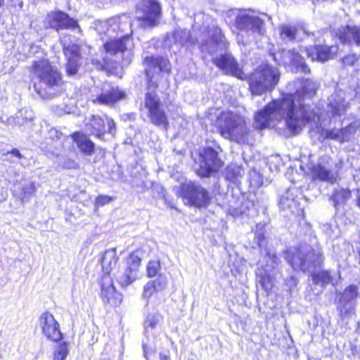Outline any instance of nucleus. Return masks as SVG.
<instances>
[{"instance_id":"7c9ffc66","label":"nucleus","mask_w":360,"mask_h":360,"mask_svg":"<svg viewBox=\"0 0 360 360\" xmlns=\"http://www.w3.org/2000/svg\"><path fill=\"white\" fill-rule=\"evenodd\" d=\"M311 276L313 284L320 287L321 292L329 283H331L333 286L337 284V281L333 277L329 270H321L317 272H313Z\"/></svg>"},{"instance_id":"5fc2aeb1","label":"nucleus","mask_w":360,"mask_h":360,"mask_svg":"<svg viewBox=\"0 0 360 360\" xmlns=\"http://www.w3.org/2000/svg\"><path fill=\"white\" fill-rule=\"evenodd\" d=\"M297 284V279L295 276H290V278H286L285 281V285L289 291H292L295 289Z\"/></svg>"},{"instance_id":"423d86ee","label":"nucleus","mask_w":360,"mask_h":360,"mask_svg":"<svg viewBox=\"0 0 360 360\" xmlns=\"http://www.w3.org/2000/svg\"><path fill=\"white\" fill-rule=\"evenodd\" d=\"M226 21L233 22L237 30L248 35L261 36L265 32L264 20L250 10L231 9L226 14Z\"/></svg>"},{"instance_id":"603ef678","label":"nucleus","mask_w":360,"mask_h":360,"mask_svg":"<svg viewBox=\"0 0 360 360\" xmlns=\"http://www.w3.org/2000/svg\"><path fill=\"white\" fill-rule=\"evenodd\" d=\"M338 131L340 142L348 141L349 140L351 133L348 127L342 128L338 129Z\"/></svg>"},{"instance_id":"412c9836","label":"nucleus","mask_w":360,"mask_h":360,"mask_svg":"<svg viewBox=\"0 0 360 360\" xmlns=\"http://www.w3.org/2000/svg\"><path fill=\"white\" fill-rule=\"evenodd\" d=\"M45 25L46 28L53 29L58 32L64 30L81 31L77 20L61 11L49 13L46 18Z\"/></svg>"},{"instance_id":"393cba45","label":"nucleus","mask_w":360,"mask_h":360,"mask_svg":"<svg viewBox=\"0 0 360 360\" xmlns=\"http://www.w3.org/2000/svg\"><path fill=\"white\" fill-rule=\"evenodd\" d=\"M167 278L166 275L160 274L158 277L149 281L143 287V297L147 300L146 307L149 309L150 305L149 298L155 292L164 290L167 286Z\"/></svg>"},{"instance_id":"f03ea898","label":"nucleus","mask_w":360,"mask_h":360,"mask_svg":"<svg viewBox=\"0 0 360 360\" xmlns=\"http://www.w3.org/2000/svg\"><path fill=\"white\" fill-rule=\"evenodd\" d=\"M30 74L34 80V91L41 98L49 99L57 94L62 84V75L48 59L33 61Z\"/></svg>"},{"instance_id":"1a4fd4ad","label":"nucleus","mask_w":360,"mask_h":360,"mask_svg":"<svg viewBox=\"0 0 360 360\" xmlns=\"http://www.w3.org/2000/svg\"><path fill=\"white\" fill-rule=\"evenodd\" d=\"M146 66L145 72L148 81V91L146 93H154L157 94L156 89L158 87V79L155 75L160 72H169L171 70V65L169 60L163 56H146L144 58Z\"/></svg>"},{"instance_id":"bb28decb","label":"nucleus","mask_w":360,"mask_h":360,"mask_svg":"<svg viewBox=\"0 0 360 360\" xmlns=\"http://www.w3.org/2000/svg\"><path fill=\"white\" fill-rule=\"evenodd\" d=\"M71 137L83 155L91 156L94 153L95 143L86 134L76 131L71 135Z\"/></svg>"},{"instance_id":"4c0bfd02","label":"nucleus","mask_w":360,"mask_h":360,"mask_svg":"<svg viewBox=\"0 0 360 360\" xmlns=\"http://www.w3.org/2000/svg\"><path fill=\"white\" fill-rule=\"evenodd\" d=\"M34 118V113L32 110L22 108L16 113L15 117H13V122L18 126L27 125L30 127Z\"/></svg>"},{"instance_id":"de8ad7c7","label":"nucleus","mask_w":360,"mask_h":360,"mask_svg":"<svg viewBox=\"0 0 360 360\" xmlns=\"http://www.w3.org/2000/svg\"><path fill=\"white\" fill-rule=\"evenodd\" d=\"M358 59L359 57L356 54H349L342 58V63L345 67L353 66Z\"/></svg>"},{"instance_id":"5701e85b","label":"nucleus","mask_w":360,"mask_h":360,"mask_svg":"<svg viewBox=\"0 0 360 360\" xmlns=\"http://www.w3.org/2000/svg\"><path fill=\"white\" fill-rule=\"evenodd\" d=\"M212 63L224 75L236 77L240 79L245 78V73L238 60L230 53H221L212 59Z\"/></svg>"},{"instance_id":"c85d7f7f","label":"nucleus","mask_w":360,"mask_h":360,"mask_svg":"<svg viewBox=\"0 0 360 360\" xmlns=\"http://www.w3.org/2000/svg\"><path fill=\"white\" fill-rule=\"evenodd\" d=\"M339 39L342 44L360 46V25H347L340 32Z\"/></svg>"},{"instance_id":"2eb2a0df","label":"nucleus","mask_w":360,"mask_h":360,"mask_svg":"<svg viewBox=\"0 0 360 360\" xmlns=\"http://www.w3.org/2000/svg\"><path fill=\"white\" fill-rule=\"evenodd\" d=\"M84 129L89 135L104 140L106 132L115 135L116 124L115 121L107 115L103 117L92 115L84 120Z\"/></svg>"},{"instance_id":"2f4dec72","label":"nucleus","mask_w":360,"mask_h":360,"mask_svg":"<svg viewBox=\"0 0 360 360\" xmlns=\"http://www.w3.org/2000/svg\"><path fill=\"white\" fill-rule=\"evenodd\" d=\"M274 266L267 265V268L257 269L256 275L261 287L266 292H269L273 286V278L276 276L274 274Z\"/></svg>"},{"instance_id":"8fccbe9b","label":"nucleus","mask_w":360,"mask_h":360,"mask_svg":"<svg viewBox=\"0 0 360 360\" xmlns=\"http://www.w3.org/2000/svg\"><path fill=\"white\" fill-rule=\"evenodd\" d=\"M112 198L108 195H99L95 200V207H98L110 203Z\"/></svg>"},{"instance_id":"c9c22d12","label":"nucleus","mask_w":360,"mask_h":360,"mask_svg":"<svg viewBox=\"0 0 360 360\" xmlns=\"http://www.w3.org/2000/svg\"><path fill=\"white\" fill-rule=\"evenodd\" d=\"M210 35L212 43L221 50L226 51L229 49V44L220 27L212 26L210 30Z\"/></svg>"},{"instance_id":"864d4df0","label":"nucleus","mask_w":360,"mask_h":360,"mask_svg":"<svg viewBox=\"0 0 360 360\" xmlns=\"http://www.w3.org/2000/svg\"><path fill=\"white\" fill-rule=\"evenodd\" d=\"M62 133L57 130L56 128H51L47 133L46 139H50L52 141L60 139Z\"/></svg>"},{"instance_id":"3c124183","label":"nucleus","mask_w":360,"mask_h":360,"mask_svg":"<svg viewBox=\"0 0 360 360\" xmlns=\"http://www.w3.org/2000/svg\"><path fill=\"white\" fill-rule=\"evenodd\" d=\"M61 165L64 169H77L79 167L78 163L75 160L70 158H65Z\"/></svg>"},{"instance_id":"bf43d9fd","label":"nucleus","mask_w":360,"mask_h":360,"mask_svg":"<svg viewBox=\"0 0 360 360\" xmlns=\"http://www.w3.org/2000/svg\"><path fill=\"white\" fill-rule=\"evenodd\" d=\"M5 0H0V8L4 4Z\"/></svg>"},{"instance_id":"a18cd8bd","label":"nucleus","mask_w":360,"mask_h":360,"mask_svg":"<svg viewBox=\"0 0 360 360\" xmlns=\"http://www.w3.org/2000/svg\"><path fill=\"white\" fill-rule=\"evenodd\" d=\"M160 269V262L159 261H150L147 266V275L148 277L158 276Z\"/></svg>"},{"instance_id":"c03bdc74","label":"nucleus","mask_w":360,"mask_h":360,"mask_svg":"<svg viewBox=\"0 0 360 360\" xmlns=\"http://www.w3.org/2000/svg\"><path fill=\"white\" fill-rule=\"evenodd\" d=\"M68 352V344L65 342L60 343L54 352L53 360H65Z\"/></svg>"},{"instance_id":"13d9d810","label":"nucleus","mask_w":360,"mask_h":360,"mask_svg":"<svg viewBox=\"0 0 360 360\" xmlns=\"http://www.w3.org/2000/svg\"><path fill=\"white\" fill-rule=\"evenodd\" d=\"M202 49H206L209 53L213 52V51H212V50H209V49L206 47V45H205V44H203V45H202Z\"/></svg>"},{"instance_id":"c756f323","label":"nucleus","mask_w":360,"mask_h":360,"mask_svg":"<svg viewBox=\"0 0 360 360\" xmlns=\"http://www.w3.org/2000/svg\"><path fill=\"white\" fill-rule=\"evenodd\" d=\"M101 297L104 302H108L110 306L117 307L120 305L122 300V294L116 291L112 282L109 285H102Z\"/></svg>"},{"instance_id":"473e14b6","label":"nucleus","mask_w":360,"mask_h":360,"mask_svg":"<svg viewBox=\"0 0 360 360\" xmlns=\"http://www.w3.org/2000/svg\"><path fill=\"white\" fill-rule=\"evenodd\" d=\"M292 65L295 68L296 72L307 74L310 72L309 68L305 63L304 58L301 56L298 52L294 49L288 51L286 53Z\"/></svg>"},{"instance_id":"4d7b16f0","label":"nucleus","mask_w":360,"mask_h":360,"mask_svg":"<svg viewBox=\"0 0 360 360\" xmlns=\"http://www.w3.org/2000/svg\"><path fill=\"white\" fill-rule=\"evenodd\" d=\"M356 205H358V207L360 208V194L358 195L357 197V200H356Z\"/></svg>"},{"instance_id":"cd10ccee","label":"nucleus","mask_w":360,"mask_h":360,"mask_svg":"<svg viewBox=\"0 0 360 360\" xmlns=\"http://www.w3.org/2000/svg\"><path fill=\"white\" fill-rule=\"evenodd\" d=\"M342 95L341 91L335 92L329 98L328 111L333 117L343 115L349 106V103Z\"/></svg>"},{"instance_id":"a211bd4d","label":"nucleus","mask_w":360,"mask_h":360,"mask_svg":"<svg viewBox=\"0 0 360 360\" xmlns=\"http://www.w3.org/2000/svg\"><path fill=\"white\" fill-rule=\"evenodd\" d=\"M342 167V162L341 160L335 163L333 166L329 157H323L316 165L312 166L311 171L314 179L334 184L337 181L339 169Z\"/></svg>"},{"instance_id":"6e6d98bb","label":"nucleus","mask_w":360,"mask_h":360,"mask_svg":"<svg viewBox=\"0 0 360 360\" xmlns=\"http://www.w3.org/2000/svg\"><path fill=\"white\" fill-rule=\"evenodd\" d=\"M321 230L326 236L331 237L333 233L331 224L327 223L322 224Z\"/></svg>"},{"instance_id":"a19ab883","label":"nucleus","mask_w":360,"mask_h":360,"mask_svg":"<svg viewBox=\"0 0 360 360\" xmlns=\"http://www.w3.org/2000/svg\"><path fill=\"white\" fill-rule=\"evenodd\" d=\"M6 160L15 162H19L21 165H27L28 160L22 154L18 148H13L6 153Z\"/></svg>"},{"instance_id":"dca6fc26","label":"nucleus","mask_w":360,"mask_h":360,"mask_svg":"<svg viewBox=\"0 0 360 360\" xmlns=\"http://www.w3.org/2000/svg\"><path fill=\"white\" fill-rule=\"evenodd\" d=\"M359 295V288L354 284H350L342 292H336L337 310L342 320L354 312Z\"/></svg>"},{"instance_id":"09e8293b","label":"nucleus","mask_w":360,"mask_h":360,"mask_svg":"<svg viewBox=\"0 0 360 360\" xmlns=\"http://www.w3.org/2000/svg\"><path fill=\"white\" fill-rule=\"evenodd\" d=\"M27 47L28 48L27 53L28 57L34 56L35 54L39 53L41 49L40 46L35 43H30L27 45H25L24 49L25 50Z\"/></svg>"},{"instance_id":"72a5a7b5","label":"nucleus","mask_w":360,"mask_h":360,"mask_svg":"<svg viewBox=\"0 0 360 360\" xmlns=\"http://www.w3.org/2000/svg\"><path fill=\"white\" fill-rule=\"evenodd\" d=\"M118 261V257L115 249L106 250L101 258V266L104 274H109L112 268L115 266Z\"/></svg>"},{"instance_id":"a878e982","label":"nucleus","mask_w":360,"mask_h":360,"mask_svg":"<svg viewBox=\"0 0 360 360\" xmlns=\"http://www.w3.org/2000/svg\"><path fill=\"white\" fill-rule=\"evenodd\" d=\"M126 94L117 86H110L109 89H103L100 95L93 100L94 103L103 105H113L114 103L124 99Z\"/></svg>"},{"instance_id":"f8f14e48","label":"nucleus","mask_w":360,"mask_h":360,"mask_svg":"<svg viewBox=\"0 0 360 360\" xmlns=\"http://www.w3.org/2000/svg\"><path fill=\"white\" fill-rule=\"evenodd\" d=\"M259 224L257 225L255 240L260 249L261 258L257 262V269H264L267 265L274 266V274L279 273L281 260L278 258L276 251L272 247L267 245L264 233L259 229Z\"/></svg>"},{"instance_id":"49530a36","label":"nucleus","mask_w":360,"mask_h":360,"mask_svg":"<svg viewBox=\"0 0 360 360\" xmlns=\"http://www.w3.org/2000/svg\"><path fill=\"white\" fill-rule=\"evenodd\" d=\"M325 139H331L340 141L339 131L337 129H326L323 131Z\"/></svg>"},{"instance_id":"9b49d317","label":"nucleus","mask_w":360,"mask_h":360,"mask_svg":"<svg viewBox=\"0 0 360 360\" xmlns=\"http://www.w3.org/2000/svg\"><path fill=\"white\" fill-rule=\"evenodd\" d=\"M305 39L314 42V46L305 47L307 55L312 60L324 63L332 58L333 54L337 51V48L333 46L317 44L321 42L320 37L321 33L320 31L309 32L305 29L303 30ZM304 39V38L301 39Z\"/></svg>"},{"instance_id":"ddd939ff","label":"nucleus","mask_w":360,"mask_h":360,"mask_svg":"<svg viewBox=\"0 0 360 360\" xmlns=\"http://www.w3.org/2000/svg\"><path fill=\"white\" fill-rule=\"evenodd\" d=\"M70 39V35L64 34L60 36L59 41L67 60V74L68 76H75L82 65L81 49L78 44L72 43Z\"/></svg>"},{"instance_id":"f704fd0d","label":"nucleus","mask_w":360,"mask_h":360,"mask_svg":"<svg viewBox=\"0 0 360 360\" xmlns=\"http://www.w3.org/2000/svg\"><path fill=\"white\" fill-rule=\"evenodd\" d=\"M224 174L226 180L238 185L240 184V179L244 175V169L236 164H231L226 167Z\"/></svg>"},{"instance_id":"4468645a","label":"nucleus","mask_w":360,"mask_h":360,"mask_svg":"<svg viewBox=\"0 0 360 360\" xmlns=\"http://www.w3.org/2000/svg\"><path fill=\"white\" fill-rule=\"evenodd\" d=\"M144 106L148 110V117L153 124L167 129L169 127L167 115L158 94L146 93Z\"/></svg>"},{"instance_id":"4be33fe9","label":"nucleus","mask_w":360,"mask_h":360,"mask_svg":"<svg viewBox=\"0 0 360 360\" xmlns=\"http://www.w3.org/2000/svg\"><path fill=\"white\" fill-rule=\"evenodd\" d=\"M181 195L197 207H206L211 197L208 191L199 183L190 181L181 187Z\"/></svg>"},{"instance_id":"20e7f679","label":"nucleus","mask_w":360,"mask_h":360,"mask_svg":"<svg viewBox=\"0 0 360 360\" xmlns=\"http://www.w3.org/2000/svg\"><path fill=\"white\" fill-rule=\"evenodd\" d=\"M217 127L222 137L238 143L245 141L248 134L244 118L231 111L220 113L217 117Z\"/></svg>"},{"instance_id":"58836bf2","label":"nucleus","mask_w":360,"mask_h":360,"mask_svg":"<svg viewBox=\"0 0 360 360\" xmlns=\"http://www.w3.org/2000/svg\"><path fill=\"white\" fill-rule=\"evenodd\" d=\"M280 36L283 41H295L297 38L298 29L290 24H283L279 27Z\"/></svg>"},{"instance_id":"0eeeda50","label":"nucleus","mask_w":360,"mask_h":360,"mask_svg":"<svg viewBox=\"0 0 360 360\" xmlns=\"http://www.w3.org/2000/svg\"><path fill=\"white\" fill-rule=\"evenodd\" d=\"M132 44V39L129 34H126L117 39H110L104 44L105 56L101 61L98 59H92L91 63L99 70H108L115 67L114 63H117L119 56L126 52L128 55L129 47Z\"/></svg>"},{"instance_id":"f3484780","label":"nucleus","mask_w":360,"mask_h":360,"mask_svg":"<svg viewBox=\"0 0 360 360\" xmlns=\"http://www.w3.org/2000/svg\"><path fill=\"white\" fill-rule=\"evenodd\" d=\"M297 192L295 188H289L280 195L278 206L283 217L304 218V209L300 207V202L301 198L296 195Z\"/></svg>"},{"instance_id":"ea45409f","label":"nucleus","mask_w":360,"mask_h":360,"mask_svg":"<svg viewBox=\"0 0 360 360\" xmlns=\"http://www.w3.org/2000/svg\"><path fill=\"white\" fill-rule=\"evenodd\" d=\"M173 39L176 44H179L181 46H186L190 43L193 44L195 40L192 39L190 31L187 30H176L173 33Z\"/></svg>"},{"instance_id":"f257e3e1","label":"nucleus","mask_w":360,"mask_h":360,"mask_svg":"<svg viewBox=\"0 0 360 360\" xmlns=\"http://www.w3.org/2000/svg\"><path fill=\"white\" fill-rule=\"evenodd\" d=\"M317 88L316 82L307 79L289 83L288 89H295V91L272 101L258 111L255 116V127L259 129L273 127L274 120H284L291 135L300 134L307 123L315 121L317 117L311 105L305 102L316 94Z\"/></svg>"},{"instance_id":"79ce46f5","label":"nucleus","mask_w":360,"mask_h":360,"mask_svg":"<svg viewBox=\"0 0 360 360\" xmlns=\"http://www.w3.org/2000/svg\"><path fill=\"white\" fill-rule=\"evenodd\" d=\"M34 183L32 181H25L21 186L20 198L22 202H27L35 192Z\"/></svg>"},{"instance_id":"6ab92c4d","label":"nucleus","mask_w":360,"mask_h":360,"mask_svg":"<svg viewBox=\"0 0 360 360\" xmlns=\"http://www.w3.org/2000/svg\"><path fill=\"white\" fill-rule=\"evenodd\" d=\"M141 255L139 250L131 252L126 260L125 267L117 273L116 280L122 288H127L137 279L142 260Z\"/></svg>"},{"instance_id":"e433bc0d","label":"nucleus","mask_w":360,"mask_h":360,"mask_svg":"<svg viewBox=\"0 0 360 360\" xmlns=\"http://www.w3.org/2000/svg\"><path fill=\"white\" fill-rule=\"evenodd\" d=\"M350 198L351 191L349 188L338 187L334 189L330 199L333 202L334 207L338 210L339 206L345 205Z\"/></svg>"},{"instance_id":"39448f33","label":"nucleus","mask_w":360,"mask_h":360,"mask_svg":"<svg viewBox=\"0 0 360 360\" xmlns=\"http://www.w3.org/2000/svg\"><path fill=\"white\" fill-rule=\"evenodd\" d=\"M278 68L269 64L261 65L249 76V89L252 95L262 96L271 92L279 81Z\"/></svg>"},{"instance_id":"6e6552de","label":"nucleus","mask_w":360,"mask_h":360,"mask_svg":"<svg viewBox=\"0 0 360 360\" xmlns=\"http://www.w3.org/2000/svg\"><path fill=\"white\" fill-rule=\"evenodd\" d=\"M147 314L143 322L145 338L143 340L142 347L144 357L146 360L155 359V342L157 341V329L162 321V315L158 311L150 312L146 307Z\"/></svg>"},{"instance_id":"b1692460","label":"nucleus","mask_w":360,"mask_h":360,"mask_svg":"<svg viewBox=\"0 0 360 360\" xmlns=\"http://www.w3.org/2000/svg\"><path fill=\"white\" fill-rule=\"evenodd\" d=\"M39 324L42 333L49 340L57 342L63 338L59 323L50 312L46 311L41 314L39 318Z\"/></svg>"},{"instance_id":"7ed1b4c3","label":"nucleus","mask_w":360,"mask_h":360,"mask_svg":"<svg viewBox=\"0 0 360 360\" xmlns=\"http://www.w3.org/2000/svg\"><path fill=\"white\" fill-rule=\"evenodd\" d=\"M284 257L294 270L300 269L304 272L320 266L323 261L321 253L308 244L288 249L284 252Z\"/></svg>"},{"instance_id":"37998d69","label":"nucleus","mask_w":360,"mask_h":360,"mask_svg":"<svg viewBox=\"0 0 360 360\" xmlns=\"http://www.w3.org/2000/svg\"><path fill=\"white\" fill-rule=\"evenodd\" d=\"M254 207V204L249 200H244L241 202L240 207H232L233 209V214H247L250 215V210Z\"/></svg>"},{"instance_id":"aec40b11","label":"nucleus","mask_w":360,"mask_h":360,"mask_svg":"<svg viewBox=\"0 0 360 360\" xmlns=\"http://www.w3.org/2000/svg\"><path fill=\"white\" fill-rule=\"evenodd\" d=\"M222 166V162L218 157L217 152L211 147L203 149L200 153L199 167L196 174L202 177H209L217 172Z\"/></svg>"},{"instance_id":"9d476101","label":"nucleus","mask_w":360,"mask_h":360,"mask_svg":"<svg viewBox=\"0 0 360 360\" xmlns=\"http://www.w3.org/2000/svg\"><path fill=\"white\" fill-rule=\"evenodd\" d=\"M136 19L143 28H152L160 23L162 9L157 0H142L137 6Z\"/></svg>"}]
</instances>
